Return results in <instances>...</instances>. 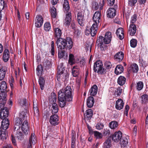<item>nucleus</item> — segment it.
Masks as SVG:
<instances>
[{
	"label": "nucleus",
	"instance_id": "4d7b16f0",
	"mask_svg": "<svg viewBox=\"0 0 148 148\" xmlns=\"http://www.w3.org/2000/svg\"><path fill=\"white\" fill-rule=\"evenodd\" d=\"M103 127V125L102 123H98L96 125V128L98 130H100L102 129Z\"/></svg>",
	"mask_w": 148,
	"mask_h": 148
},
{
	"label": "nucleus",
	"instance_id": "a19ab883",
	"mask_svg": "<svg viewBox=\"0 0 148 148\" xmlns=\"http://www.w3.org/2000/svg\"><path fill=\"white\" fill-rule=\"evenodd\" d=\"M36 71L38 76L41 75L43 72V69L42 65H39L38 66Z\"/></svg>",
	"mask_w": 148,
	"mask_h": 148
},
{
	"label": "nucleus",
	"instance_id": "423d86ee",
	"mask_svg": "<svg viewBox=\"0 0 148 148\" xmlns=\"http://www.w3.org/2000/svg\"><path fill=\"white\" fill-rule=\"evenodd\" d=\"M93 70L95 72L100 74H105L106 71V69L103 68L102 63L100 60H98L95 63Z\"/></svg>",
	"mask_w": 148,
	"mask_h": 148
},
{
	"label": "nucleus",
	"instance_id": "412c9836",
	"mask_svg": "<svg viewBox=\"0 0 148 148\" xmlns=\"http://www.w3.org/2000/svg\"><path fill=\"white\" fill-rule=\"evenodd\" d=\"M98 87L97 85H95L90 88L89 91V92L90 95L94 96L96 95Z\"/></svg>",
	"mask_w": 148,
	"mask_h": 148
},
{
	"label": "nucleus",
	"instance_id": "aec40b11",
	"mask_svg": "<svg viewBox=\"0 0 148 148\" xmlns=\"http://www.w3.org/2000/svg\"><path fill=\"white\" fill-rule=\"evenodd\" d=\"M10 53L9 50L5 49L3 53V61L5 62H7L10 58Z\"/></svg>",
	"mask_w": 148,
	"mask_h": 148
},
{
	"label": "nucleus",
	"instance_id": "680f3d73",
	"mask_svg": "<svg viewBox=\"0 0 148 148\" xmlns=\"http://www.w3.org/2000/svg\"><path fill=\"white\" fill-rule=\"evenodd\" d=\"M92 7L95 10H97L99 8V6L98 3L96 2L93 3L92 5Z\"/></svg>",
	"mask_w": 148,
	"mask_h": 148
},
{
	"label": "nucleus",
	"instance_id": "b1692460",
	"mask_svg": "<svg viewBox=\"0 0 148 148\" xmlns=\"http://www.w3.org/2000/svg\"><path fill=\"white\" fill-rule=\"evenodd\" d=\"M72 73L73 77H77L79 73V67L77 66H73L72 69Z\"/></svg>",
	"mask_w": 148,
	"mask_h": 148
},
{
	"label": "nucleus",
	"instance_id": "cd10ccee",
	"mask_svg": "<svg viewBox=\"0 0 148 148\" xmlns=\"http://www.w3.org/2000/svg\"><path fill=\"white\" fill-rule=\"evenodd\" d=\"M124 70L123 67L121 65H117L116 67L114 72L116 75H119Z\"/></svg>",
	"mask_w": 148,
	"mask_h": 148
},
{
	"label": "nucleus",
	"instance_id": "f704fd0d",
	"mask_svg": "<svg viewBox=\"0 0 148 148\" xmlns=\"http://www.w3.org/2000/svg\"><path fill=\"white\" fill-rule=\"evenodd\" d=\"M86 113L84 114L85 118H88V119H90L93 114L92 110L88 109L86 111Z\"/></svg>",
	"mask_w": 148,
	"mask_h": 148
},
{
	"label": "nucleus",
	"instance_id": "bf43d9fd",
	"mask_svg": "<svg viewBox=\"0 0 148 148\" xmlns=\"http://www.w3.org/2000/svg\"><path fill=\"white\" fill-rule=\"evenodd\" d=\"M137 0H129L128 4L130 6H133L136 3Z\"/></svg>",
	"mask_w": 148,
	"mask_h": 148
},
{
	"label": "nucleus",
	"instance_id": "c756f323",
	"mask_svg": "<svg viewBox=\"0 0 148 148\" xmlns=\"http://www.w3.org/2000/svg\"><path fill=\"white\" fill-rule=\"evenodd\" d=\"M124 57V54L123 52L120 51L116 53L114 56V58L119 61H122Z\"/></svg>",
	"mask_w": 148,
	"mask_h": 148
},
{
	"label": "nucleus",
	"instance_id": "5701e85b",
	"mask_svg": "<svg viewBox=\"0 0 148 148\" xmlns=\"http://www.w3.org/2000/svg\"><path fill=\"white\" fill-rule=\"evenodd\" d=\"M116 34L117 36L121 40L123 38V29L122 28H118L116 31Z\"/></svg>",
	"mask_w": 148,
	"mask_h": 148
},
{
	"label": "nucleus",
	"instance_id": "20e7f679",
	"mask_svg": "<svg viewBox=\"0 0 148 148\" xmlns=\"http://www.w3.org/2000/svg\"><path fill=\"white\" fill-rule=\"evenodd\" d=\"M101 14L99 11H96L94 13L92 17V20L94 22L91 27V34L93 36L95 35L97 33L99 23L101 22Z\"/></svg>",
	"mask_w": 148,
	"mask_h": 148
},
{
	"label": "nucleus",
	"instance_id": "473e14b6",
	"mask_svg": "<svg viewBox=\"0 0 148 148\" xmlns=\"http://www.w3.org/2000/svg\"><path fill=\"white\" fill-rule=\"evenodd\" d=\"M54 30L55 37L58 38V39L60 38L62 34L61 30L58 27L54 28Z\"/></svg>",
	"mask_w": 148,
	"mask_h": 148
},
{
	"label": "nucleus",
	"instance_id": "0eeeda50",
	"mask_svg": "<svg viewBox=\"0 0 148 148\" xmlns=\"http://www.w3.org/2000/svg\"><path fill=\"white\" fill-rule=\"evenodd\" d=\"M4 103H0V117L2 119H5L8 116V112L7 108L4 107Z\"/></svg>",
	"mask_w": 148,
	"mask_h": 148
},
{
	"label": "nucleus",
	"instance_id": "8fccbe9b",
	"mask_svg": "<svg viewBox=\"0 0 148 148\" xmlns=\"http://www.w3.org/2000/svg\"><path fill=\"white\" fill-rule=\"evenodd\" d=\"M69 63L70 65H72L75 62L74 56L73 54H71L69 55Z\"/></svg>",
	"mask_w": 148,
	"mask_h": 148
},
{
	"label": "nucleus",
	"instance_id": "864d4df0",
	"mask_svg": "<svg viewBox=\"0 0 148 148\" xmlns=\"http://www.w3.org/2000/svg\"><path fill=\"white\" fill-rule=\"evenodd\" d=\"M104 65L106 68L107 69H109L111 68L112 64L111 62L109 61H106L105 62Z\"/></svg>",
	"mask_w": 148,
	"mask_h": 148
},
{
	"label": "nucleus",
	"instance_id": "a878e982",
	"mask_svg": "<svg viewBox=\"0 0 148 148\" xmlns=\"http://www.w3.org/2000/svg\"><path fill=\"white\" fill-rule=\"evenodd\" d=\"M120 143L122 148L125 147L128 143L127 138L126 137H123L120 140Z\"/></svg>",
	"mask_w": 148,
	"mask_h": 148
},
{
	"label": "nucleus",
	"instance_id": "f8f14e48",
	"mask_svg": "<svg viewBox=\"0 0 148 148\" xmlns=\"http://www.w3.org/2000/svg\"><path fill=\"white\" fill-rule=\"evenodd\" d=\"M35 21L36 27H40L42 25L43 21L42 16L40 15H37Z\"/></svg>",
	"mask_w": 148,
	"mask_h": 148
},
{
	"label": "nucleus",
	"instance_id": "6e6552de",
	"mask_svg": "<svg viewBox=\"0 0 148 148\" xmlns=\"http://www.w3.org/2000/svg\"><path fill=\"white\" fill-rule=\"evenodd\" d=\"M20 118H16L15 119V121L14 122V130H18L20 129L23 120L25 119V116L24 115H23L22 116H20Z\"/></svg>",
	"mask_w": 148,
	"mask_h": 148
},
{
	"label": "nucleus",
	"instance_id": "37998d69",
	"mask_svg": "<svg viewBox=\"0 0 148 148\" xmlns=\"http://www.w3.org/2000/svg\"><path fill=\"white\" fill-rule=\"evenodd\" d=\"M33 106L35 115L36 117H38L39 115V110L36 103H35V104H34V102H33Z\"/></svg>",
	"mask_w": 148,
	"mask_h": 148
},
{
	"label": "nucleus",
	"instance_id": "a211bd4d",
	"mask_svg": "<svg viewBox=\"0 0 148 148\" xmlns=\"http://www.w3.org/2000/svg\"><path fill=\"white\" fill-rule=\"evenodd\" d=\"M9 121L8 119H3L2 121L1 127L3 130H6L9 127Z\"/></svg>",
	"mask_w": 148,
	"mask_h": 148
},
{
	"label": "nucleus",
	"instance_id": "0e129e2a",
	"mask_svg": "<svg viewBox=\"0 0 148 148\" xmlns=\"http://www.w3.org/2000/svg\"><path fill=\"white\" fill-rule=\"evenodd\" d=\"M75 137H73L72 138V142L71 143V148H75Z\"/></svg>",
	"mask_w": 148,
	"mask_h": 148
},
{
	"label": "nucleus",
	"instance_id": "3c124183",
	"mask_svg": "<svg viewBox=\"0 0 148 148\" xmlns=\"http://www.w3.org/2000/svg\"><path fill=\"white\" fill-rule=\"evenodd\" d=\"M137 41L135 39H132L130 41V45L133 48H134L137 45Z\"/></svg>",
	"mask_w": 148,
	"mask_h": 148
},
{
	"label": "nucleus",
	"instance_id": "4468645a",
	"mask_svg": "<svg viewBox=\"0 0 148 148\" xmlns=\"http://www.w3.org/2000/svg\"><path fill=\"white\" fill-rule=\"evenodd\" d=\"M36 142V140L35 137L34 133H32L30 138L29 139V143L28 145L27 148H32V144L34 145Z\"/></svg>",
	"mask_w": 148,
	"mask_h": 148
},
{
	"label": "nucleus",
	"instance_id": "13d9d810",
	"mask_svg": "<svg viewBox=\"0 0 148 148\" xmlns=\"http://www.w3.org/2000/svg\"><path fill=\"white\" fill-rule=\"evenodd\" d=\"M115 91V95L119 96L122 92V89L120 88H118Z\"/></svg>",
	"mask_w": 148,
	"mask_h": 148
},
{
	"label": "nucleus",
	"instance_id": "052dcab7",
	"mask_svg": "<svg viewBox=\"0 0 148 148\" xmlns=\"http://www.w3.org/2000/svg\"><path fill=\"white\" fill-rule=\"evenodd\" d=\"M103 134L105 136L109 135L110 133V130L109 129H104L103 132Z\"/></svg>",
	"mask_w": 148,
	"mask_h": 148
},
{
	"label": "nucleus",
	"instance_id": "a18cd8bd",
	"mask_svg": "<svg viewBox=\"0 0 148 148\" xmlns=\"http://www.w3.org/2000/svg\"><path fill=\"white\" fill-rule=\"evenodd\" d=\"M43 65L45 69H49L51 67L50 62L48 60H46L44 62Z\"/></svg>",
	"mask_w": 148,
	"mask_h": 148
},
{
	"label": "nucleus",
	"instance_id": "c9c22d12",
	"mask_svg": "<svg viewBox=\"0 0 148 148\" xmlns=\"http://www.w3.org/2000/svg\"><path fill=\"white\" fill-rule=\"evenodd\" d=\"M7 88L6 83L5 81H2L0 84V90L2 92H4Z\"/></svg>",
	"mask_w": 148,
	"mask_h": 148
},
{
	"label": "nucleus",
	"instance_id": "f03ea898",
	"mask_svg": "<svg viewBox=\"0 0 148 148\" xmlns=\"http://www.w3.org/2000/svg\"><path fill=\"white\" fill-rule=\"evenodd\" d=\"M56 45L58 49H64L67 48L71 49L73 46V42L70 38H66V39L62 38H58L56 41Z\"/></svg>",
	"mask_w": 148,
	"mask_h": 148
},
{
	"label": "nucleus",
	"instance_id": "774afa93",
	"mask_svg": "<svg viewBox=\"0 0 148 148\" xmlns=\"http://www.w3.org/2000/svg\"><path fill=\"white\" fill-rule=\"evenodd\" d=\"M137 128L136 126H134L133 130V133L134 135L136 136L137 133Z\"/></svg>",
	"mask_w": 148,
	"mask_h": 148
},
{
	"label": "nucleus",
	"instance_id": "bb28decb",
	"mask_svg": "<svg viewBox=\"0 0 148 148\" xmlns=\"http://www.w3.org/2000/svg\"><path fill=\"white\" fill-rule=\"evenodd\" d=\"M50 12L51 17L54 18H56L57 14V11L56 9L53 5L50 7Z\"/></svg>",
	"mask_w": 148,
	"mask_h": 148
},
{
	"label": "nucleus",
	"instance_id": "4be33fe9",
	"mask_svg": "<svg viewBox=\"0 0 148 148\" xmlns=\"http://www.w3.org/2000/svg\"><path fill=\"white\" fill-rule=\"evenodd\" d=\"M8 134L6 131H3L0 128V140L5 141L7 138Z\"/></svg>",
	"mask_w": 148,
	"mask_h": 148
},
{
	"label": "nucleus",
	"instance_id": "2eb2a0df",
	"mask_svg": "<svg viewBox=\"0 0 148 148\" xmlns=\"http://www.w3.org/2000/svg\"><path fill=\"white\" fill-rule=\"evenodd\" d=\"M138 70V65L135 63L131 64L130 66L128 69L129 73H130L132 72L133 73H137Z\"/></svg>",
	"mask_w": 148,
	"mask_h": 148
},
{
	"label": "nucleus",
	"instance_id": "dca6fc26",
	"mask_svg": "<svg viewBox=\"0 0 148 148\" xmlns=\"http://www.w3.org/2000/svg\"><path fill=\"white\" fill-rule=\"evenodd\" d=\"M124 104V103L121 99H119L116 101L115 108L116 109L120 110L123 108Z\"/></svg>",
	"mask_w": 148,
	"mask_h": 148
},
{
	"label": "nucleus",
	"instance_id": "ea45409f",
	"mask_svg": "<svg viewBox=\"0 0 148 148\" xmlns=\"http://www.w3.org/2000/svg\"><path fill=\"white\" fill-rule=\"evenodd\" d=\"M56 96L55 93H53L51 95V98L49 99V101L51 103L52 102L51 104H53V103H56Z\"/></svg>",
	"mask_w": 148,
	"mask_h": 148
},
{
	"label": "nucleus",
	"instance_id": "f3484780",
	"mask_svg": "<svg viewBox=\"0 0 148 148\" xmlns=\"http://www.w3.org/2000/svg\"><path fill=\"white\" fill-rule=\"evenodd\" d=\"M77 19L79 24L81 26H83L84 19V15L82 13L79 12L78 13Z\"/></svg>",
	"mask_w": 148,
	"mask_h": 148
},
{
	"label": "nucleus",
	"instance_id": "e433bc0d",
	"mask_svg": "<svg viewBox=\"0 0 148 148\" xmlns=\"http://www.w3.org/2000/svg\"><path fill=\"white\" fill-rule=\"evenodd\" d=\"M38 82L41 89V90H43L45 84L44 78L42 77H40L39 79Z\"/></svg>",
	"mask_w": 148,
	"mask_h": 148
},
{
	"label": "nucleus",
	"instance_id": "603ef678",
	"mask_svg": "<svg viewBox=\"0 0 148 148\" xmlns=\"http://www.w3.org/2000/svg\"><path fill=\"white\" fill-rule=\"evenodd\" d=\"M51 29L50 24L48 22L46 23L44 25V29L46 31H49Z\"/></svg>",
	"mask_w": 148,
	"mask_h": 148
},
{
	"label": "nucleus",
	"instance_id": "c85d7f7f",
	"mask_svg": "<svg viewBox=\"0 0 148 148\" xmlns=\"http://www.w3.org/2000/svg\"><path fill=\"white\" fill-rule=\"evenodd\" d=\"M112 145L110 138H108L103 144V148H112Z\"/></svg>",
	"mask_w": 148,
	"mask_h": 148
},
{
	"label": "nucleus",
	"instance_id": "9b49d317",
	"mask_svg": "<svg viewBox=\"0 0 148 148\" xmlns=\"http://www.w3.org/2000/svg\"><path fill=\"white\" fill-rule=\"evenodd\" d=\"M51 124L53 125H58L59 123L58 117L57 115L54 114L51 115L49 121Z\"/></svg>",
	"mask_w": 148,
	"mask_h": 148
},
{
	"label": "nucleus",
	"instance_id": "7c9ffc66",
	"mask_svg": "<svg viewBox=\"0 0 148 148\" xmlns=\"http://www.w3.org/2000/svg\"><path fill=\"white\" fill-rule=\"evenodd\" d=\"M58 56L60 58H63L65 59L67 58L68 55L65 53V51L61 50L58 51Z\"/></svg>",
	"mask_w": 148,
	"mask_h": 148
},
{
	"label": "nucleus",
	"instance_id": "49530a36",
	"mask_svg": "<svg viewBox=\"0 0 148 148\" xmlns=\"http://www.w3.org/2000/svg\"><path fill=\"white\" fill-rule=\"evenodd\" d=\"M141 101L143 103H146L148 102V95L144 94L141 96Z\"/></svg>",
	"mask_w": 148,
	"mask_h": 148
},
{
	"label": "nucleus",
	"instance_id": "5fc2aeb1",
	"mask_svg": "<svg viewBox=\"0 0 148 148\" xmlns=\"http://www.w3.org/2000/svg\"><path fill=\"white\" fill-rule=\"evenodd\" d=\"M51 53L52 56H54L55 54L54 45V42L53 41L51 42Z\"/></svg>",
	"mask_w": 148,
	"mask_h": 148
},
{
	"label": "nucleus",
	"instance_id": "09e8293b",
	"mask_svg": "<svg viewBox=\"0 0 148 148\" xmlns=\"http://www.w3.org/2000/svg\"><path fill=\"white\" fill-rule=\"evenodd\" d=\"M95 136L97 139H101L102 138L103 136L102 134L97 131L94 132Z\"/></svg>",
	"mask_w": 148,
	"mask_h": 148
},
{
	"label": "nucleus",
	"instance_id": "de8ad7c7",
	"mask_svg": "<svg viewBox=\"0 0 148 148\" xmlns=\"http://www.w3.org/2000/svg\"><path fill=\"white\" fill-rule=\"evenodd\" d=\"M7 4L5 3L3 0H0V12H1L3 8L7 7Z\"/></svg>",
	"mask_w": 148,
	"mask_h": 148
},
{
	"label": "nucleus",
	"instance_id": "393cba45",
	"mask_svg": "<svg viewBox=\"0 0 148 148\" xmlns=\"http://www.w3.org/2000/svg\"><path fill=\"white\" fill-rule=\"evenodd\" d=\"M95 102L94 99L92 97H89L87 100V106L90 108L92 107L94 105Z\"/></svg>",
	"mask_w": 148,
	"mask_h": 148
},
{
	"label": "nucleus",
	"instance_id": "79ce46f5",
	"mask_svg": "<svg viewBox=\"0 0 148 148\" xmlns=\"http://www.w3.org/2000/svg\"><path fill=\"white\" fill-rule=\"evenodd\" d=\"M52 114L57 113L58 111V108L57 104L56 103H53L52 104Z\"/></svg>",
	"mask_w": 148,
	"mask_h": 148
},
{
	"label": "nucleus",
	"instance_id": "58836bf2",
	"mask_svg": "<svg viewBox=\"0 0 148 148\" xmlns=\"http://www.w3.org/2000/svg\"><path fill=\"white\" fill-rule=\"evenodd\" d=\"M6 72V70L2 68L0 69V80H2L4 77Z\"/></svg>",
	"mask_w": 148,
	"mask_h": 148
},
{
	"label": "nucleus",
	"instance_id": "2f4dec72",
	"mask_svg": "<svg viewBox=\"0 0 148 148\" xmlns=\"http://www.w3.org/2000/svg\"><path fill=\"white\" fill-rule=\"evenodd\" d=\"M126 82L125 78L122 76H119L117 79V82L119 84L122 86Z\"/></svg>",
	"mask_w": 148,
	"mask_h": 148
},
{
	"label": "nucleus",
	"instance_id": "e2e57ef3",
	"mask_svg": "<svg viewBox=\"0 0 148 148\" xmlns=\"http://www.w3.org/2000/svg\"><path fill=\"white\" fill-rule=\"evenodd\" d=\"M11 140L12 143L14 145H16V141L15 137L12 134L11 135Z\"/></svg>",
	"mask_w": 148,
	"mask_h": 148
},
{
	"label": "nucleus",
	"instance_id": "ddd939ff",
	"mask_svg": "<svg viewBox=\"0 0 148 148\" xmlns=\"http://www.w3.org/2000/svg\"><path fill=\"white\" fill-rule=\"evenodd\" d=\"M136 31V25L134 24H130L128 28V34L130 36H134Z\"/></svg>",
	"mask_w": 148,
	"mask_h": 148
},
{
	"label": "nucleus",
	"instance_id": "f257e3e1",
	"mask_svg": "<svg viewBox=\"0 0 148 148\" xmlns=\"http://www.w3.org/2000/svg\"><path fill=\"white\" fill-rule=\"evenodd\" d=\"M72 89L70 86H67L64 89L58 92V100L59 105L61 108L64 107L66 105V101H72Z\"/></svg>",
	"mask_w": 148,
	"mask_h": 148
},
{
	"label": "nucleus",
	"instance_id": "6ab92c4d",
	"mask_svg": "<svg viewBox=\"0 0 148 148\" xmlns=\"http://www.w3.org/2000/svg\"><path fill=\"white\" fill-rule=\"evenodd\" d=\"M107 16L108 17L110 18H113L116 15V10L114 8H110L108 9L107 10Z\"/></svg>",
	"mask_w": 148,
	"mask_h": 148
},
{
	"label": "nucleus",
	"instance_id": "9d476101",
	"mask_svg": "<svg viewBox=\"0 0 148 148\" xmlns=\"http://www.w3.org/2000/svg\"><path fill=\"white\" fill-rule=\"evenodd\" d=\"M21 130L25 135H27L29 133L28 123L27 121L25 120L22 123Z\"/></svg>",
	"mask_w": 148,
	"mask_h": 148
},
{
	"label": "nucleus",
	"instance_id": "72a5a7b5",
	"mask_svg": "<svg viewBox=\"0 0 148 148\" xmlns=\"http://www.w3.org/2000/svg\"><path fill=\"white\" fill-rule=\"evenodd\" d=\"M17 131L16 134V137L19 140H22L24 138L23 134L22 132L20 131V130H18Z\"/></svg>",
	"mask_w": 148,
	"mask_h": 148
},
{
	"label": "nucleus",
	"instance_id": "7ed1b4c3",
	"mask_svg": "<svg viewBox=\"0 0 148 148\" xmlns=\"http://www.w3.org/2000/svg\"><path fill=\"white\" fill-rule=\"evenodd\" d=\"M63 9L65 13H66L64 25L68 27L71 22V15L69 4L67 0H64L63 4Z\"/></svg>",
	"mask_w": 148,
	"mask_h": 148
},
{
	"label": "nucleus",
	"instance_id": "6e6d98bb",
	"mask_svg": "<svg viewBox=\"0 0 148 148\" xmlns=\"http://www.w3.org/2000/svg\"><path fill=\"white\" fill-rule=\"evenodd\" d=\"M137 16L136 14H134L132 16L130 21V24H134L136 21Z\"/></svg>",
	"mask_w": 148,
	"mask_h": 148
},
{
	"label": "nucleus",
	"instance_id": "4c0bfd02",
	"mask_svg": "<svg viewBox=\"0 0 148 148\" xmlns=\"http://www.w3.org/2000/svg\"><path fill=\"white\" fill-rule=\"evenodd\" d=\"M119 125L118 123L116 121H112L109 123V127L110 128L112 129H115L118 127Z\"/></svg>",
	"mask_w": 148,
	"mask_h": 148
},
{
	"label": "nucleus",
	"instance_id": "c03bdc74",
	"mask_svg": "<svg viewBox=\"0 0 148 148\" xmlns=\"http://www.w3.org/2000/svg\"><path fill=\"white\" fill-rule=\"evenodd\" d=\"M143 87V83L141 81L139 82L137 84L136 88L138 90H141Z\"/></svg>",
	"mask_w": 148,
	"mask_h": 148
},
{
	"label": "nucleus",
	"instance_id": "39448f33",
	"mask_svg": "<svg viewBox=\"0 0 148 148\" xmlns=\"http://www.w3.org/2000/svg\"><path fill=\"white\" fill-rule=\"evenodd\" d=\"M112 38L111 33L110 32H106L104 37L100 36L97 41H98L100 48H103L104 44H109L111 41Z\"/></svg>",
	"mask_w": 148,
	"mask_h": 148
},
{
	"label": "nucleus",
	"instance_id": "1a4fd4ad",
	"mask_svg": "<svg viewBox=\"0 0 148 148\" xmlns=\"http://www.w3.org/2000/svg\"><path fill=\"white\" fill-rule=\"evenodd\" d=\"M122 133L120 131L116 132L113 135L112 140L115 143H118L122 139Z\"/></svg>",
	"mask_w": 148,
	"mask_h": 148
},
{
	"label": "nucleus",
	"instance_id": "338daca9",
	"mask_svg": "<svg viewBox=\"0 0 148 148\" xmlns=\"http://www.w3.org/2000/svg\"><path fill=\"white\" fill-rule=\"evenodd\" d=\"M91 28H90V31L88 30V29H87L85 32V34L86 35H88L89 34H91V35L92 36H94L95 35H94V36H93L91 34Z\"/></svg>",
	"mask_w": 148,
	"mask_h": 148
},
{
	"label": "nucleus",
	"instance_id": "69168bd1",
	"mask_svg": "<svg viewBox=\"0 0 148 148\" xmlns=\"http://www.w3.org/2000/svg\"><path fill=\"white\" fill-rule=\"evenodd\" d=\"M108 1L109 5H112L114 3L115 0H108Z\"/></svg>",
	"mask_w": 148,
	"mask_h": 148
}]
</instances>
